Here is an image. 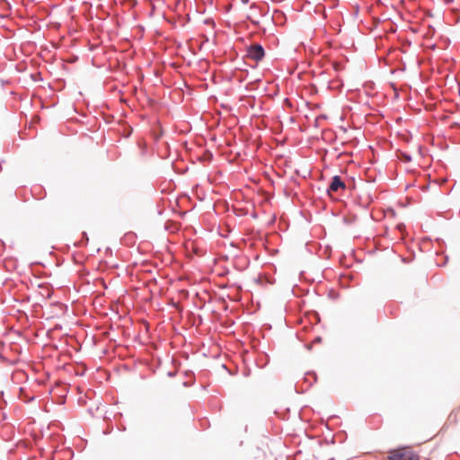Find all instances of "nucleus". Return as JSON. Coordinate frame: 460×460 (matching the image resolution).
I'll return each mask as SVG.
<instances>
[{
  "label": "nucleus",
  "instance_id": "1",
  "mask_svg": "<svg viewBox=\"0 0 460 460\" xmlns=\"http://www.w3.org/2000/svg\"><path fill=\"white\" fill-rule=\"evenodd\" d=\"M264 56H265L264 49L260 44L251 45L247 49V58L255 62H259V61L262 60Z\"/></svg>",
  "mask_w": 460,
  "mask_h": 460
},
{
  "label": "nucleus",
  "instance_id": "2",
  "mask_svg": "<svg viewBox=\"0 0 460 460\" xmlns=\"http://www.w3.org/2000/svg\"><path fill=\"white\" fill-rule=\"evenodd\" d=\"M346 184L339 175H335L332 178V181L328 187L327 192L331 195L332 192H337L340 190H345Z\"/></svg>",
  "mask_w": 460,
  "mask_h": 460
},
{
  "label": "nucleus",
  "instance_id": "3",
  "mask_svg": "<svg viewBox=\"0 0 460 460\" xmlns=\"http://www.w3.org/2000/svg\"><path fill=\"white\" fill-rule=\"evenodd\" d=\"M389 460H412L411 457L402 452H394L389 456Z\"/></svg>",
  "mask_w": 460,
  "mask_h": 460
}]
</instances>
